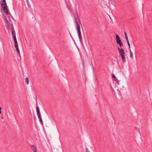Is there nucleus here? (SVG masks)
<instances>
[{"instance_id": "obj_2", "label": "nucleus", "mask_w": 152, "mask_h": 152, "mask_svg": "<svg viewBox=\"0 0 152 152\" xmlns=\"http://www.w3.org/2000/svg\"><path fill=\"white\" fill-rule=\"evenodd\" d=\"M1 6L3 8L4 12L5 15H8L9 14L8 7L7 4H1Z\"/></svg>"}, {"instance_id": "obj_9", "label": "nucleus", "mask_w": 152, "mask_h": 152, "mask_svg": "<svg viewBox=\"0 0 152 152\" xmlns=\"http://www.w3.org/2000/svg\"><path fill=\"white\" fill-rule=\"evenodd\" d=\"M12 35L13 37V39L14 40V43H18L17 40V39L16 37V33H15L14 32H12Z\"/></svg>"}, {"instance_id": "obj_21", "label": "nucleus", "mask_w": 152, "mask_h": 152, "mask_svg": "<svg viewBox=\"0 0 152 152\" xmlns=\"http://www.w3.org/2000/svg\"><path fill=\"white\" fill-rule=\"evenodd\" d=\"M86 152H90L88 150V148H86Z\"/></svg>"}, {"instance_id": "obj_23", "label": "nucleus", "mask_w": 152, "mask_h": 152, "mask_svg": "<svg viewBox=\"0 0 152 152\" xmlns=\"http://www.w3.org/2000/svg\"><path fill=\"white\" fill-rule=\"evenodd\" d=\"M11 17H12V19H13V18L12 17V16H11Z\"/></svg>"}, {"instance_id": "obj_11", "label": "nucleus", "mask_w": 152, "mask_h": 152, "mask_svg": "<svg viewBox=\"0 0 152 152\" xmlns=\"http://www.w3.org/2000/svg\"><path fill=\"white\" fill-rule=\"evenodd\" d=\"M36 110H37V113L38 116H39V115H40V113L39 111V109L38 108V107H36Z\"/></svg>"}, {"instance_id": "obj_6", "label": "nucleus", "mask_w": 152, "mask_h": 152, "mask_svg": "<svg viewBox=\"0 0 152 152\" xmlns=\"http://www.w3.org/2000/svg\"><path fill=\"white\" fill-rule=\"evenodd\" d=\"M71 14L73 18L78 17V15L77 13H75L73 12H71Z\"/></svg>"}, {"instance_id": "obj_5", "label": "nucleus", "mask_w": 152, "mask_h": 152, "mask_svg": "<svg viewBox=\"0 0 152 152\" xmlns=\"http://www.w3.org/2000/svg\"><path fill=\"white\" fill-rule=\"evenodd\" d=\"M117 48L118 50L119 53L120 54L121 56L125 55V53L124 52V50L122 48H120L118 47Z\"/></svg>"}, {"instance_id": "obj_12", "label": "nucleus", "mask_w": 152, "mask_h": 152, "mask_svg": "<svg viewBox=\"0 0 152 152\" xmlns=\"http://www.w3.org/2000/svg\"><path fill=\"white\" fill-rule=\"evenodd\" d=\"M38 117L39 118V121L42 125L43 124V122L42 121V118L41 117V115H39V116H38Z\"/></svg>"}, {"instance_id": "obj_8", "label": "nucleus", "mask_w": 152, "mask_h": 152, "mask_svg": "<svg viewBox=\"0 0 152 152\" xmlns=\"http://www.w3.org/2000/svg\"><path fill=\"white\" fill-rule=\"evenodd\" d=\"M78 17H77L76 18H73V21L75 23V24L76 27L77 26H79L78 22H77V19L78 18Z\"/></svg>"}, {"instance_id": "obj_13", "label": "nucleus", "mask_w": 152, "mask_h": 152, "mask_svg": "<svg viewBox=\"0 0 152 152\" xmlns=\"http://www.w3.org/2000/svg\"><path fill=\"white\" fill-rule=\"evenodd\" d=\"M124 34L125 36V39H126L127 42L129 41V40H128V37L127 36L126 33V32H125Z\"/></svg>"}, {"instance_id": "obj_19", "label": "nucleus", "mask_w": 152, "mask_h": 152, "mask_svg": "<svg viewBox=\"0 0 152 152\" xmlns=\"http://www.w3.org/2000/svg\"><path fill=\"white\" fill-rule=\"evenodd\" d=\"M127 42V43H128V45L129 46V50H130V49H131V48H130V45L129 43V42L128 41V42Z\"/></svg>"}, {"instance_id": "obj_1", "label": "nucleus", "mask_w": 152, "mask_h": 152, "mask_svg": "<svg viewBox=\"0 0 152 152\" xmlns=\"http://www.w3.org/2000/svg\"><path fill=\"white\" fill-rule=\"evenodd\" d=\"M8 19L9 21L6 18H5L4 20L6 23L5 26H6L7 28L9 31H10L12 32V34L13 32H14L15 33V29L13 27V25L11 23L10 20L9 18Z\"/></svg>"}, {"instance_id": "obj_3", "label": "nucleus", "mask_w": 152, "mask_h": 152, "mask_svg": "<svg viewBox=\"0 0 152 152\" xmlns=\"http://www.w3.org/2000/svg\"><path fill=\"white\" fill-rule=\"evenodd\" d=\"M116 38L117 43L119 44L121 47L122 45V43L120 37L117 34H116Z\"/></svg>"}, {"instance_id": "obj_10", "label": "nucleus", "mask_w": 152, "mask_h": 152, "mask_svg": "<svg viewBox=\"0 0 152 152\" xmlns=\"http://www.w3.org/2000/svg\"><path fill=\"white\" fill-rule=\"evenodd\" d=\"M16 51L17 52V53L18 56H20V52L18 48V47L15 48Z\"/></svg>"}, {"instance_id": "obj_20", "label": "nucleus", "mask_w": 152, "mask_h": 152, "mask_svg": "<svg viewBox=\"0 0 152 152\" xmlns=\"http://www.w3.org/2000/svg\"><path fill=\"white\" fill-rule=\"evenodd\" d=\"M113 78L115 79L116 77L114 74H113Z\"/></svg>"}, {"instance_id": "obj_4", "label": "nucleus", "mask_w": 152, "mask_h": 152, "mask_svg": "<svg viewBox=\"0 0 152 152\" xmlns=\"http://www.w3.org/2000/svg\"><path fill=\"white\" fill-rule=\"evenodd\" d=\"M76 28L77 30V32L79 39L80 40H81L82 39V36L80 26H77L76 27Z\"/></svg>"}, {"instance_id": "obj_15", "label": "nucleus", "mask_w": 152, "mask_h": 152, "mask_svg": "<svg viewBox=\"0 0 152 152\" xmlns=\"http://www.w3.org/2000/svg\"><path fill=\"white\" fill-rule=\"evenodd\" d=\"M122 59L123 60V61L124 62H125L126 61V58L125 57V55L123 56H121Z\"/></svg>"}, {"instance_id": "obj_17", "label": "nucleus", "mask_w": 152, "mask_h": 152, "mask_svg": "<svg viewBox=\"0 0 152 152\" xmlns=\"http://www.w3.org/2000/svg\"><path fill=\"white\" fill-rule=\"evenodd\" d=\"M130 50V57L132 58L133 57V55L132 54V52L131 49Z\"/></svg>"}, {"instance_id": "obj_14", "label": "nucleus", "mask_w": 152, "mask_h": 152, "mask_svg": "<svg viewBox=\"0 0 152 152\" xmlns=\"http://www.w3.org/2000/svg\"><path fill=\"white\" fill-rule=\"evenodd\" d=\"M6 2L5 0H3L0 2V4H6Z\"/></svg>"}, {"instance_id": "obj_16", "label": "nucleus", "mask_w": 152, "mask_h": 152, "mask_svg": "<svg viewBox=\"0 0 152 152\" xmlns=\"http://www.w3.org/2000/svg\"><path fill=\"white\" fill-rule=\"evenodd\" d=\"M25 80L26 83L27 84L29 83V80L28 78L27 77L25 79Z\"/></svg>"}, {"instance_id": "obj_7", "label": "nucleus", "mask_w": 152, "mask_h": 152, "mask_svg": "<svg viewBox=\"0 0 152 152\" xmlns=\"http://www.w3.org/2000/svg\"><path fill=\"white\" fill-rule=\"evenodd\" d=\"M31 149L34 152H37V148L34 145H30Z\"/></svg>"}, {"instance_id": "obj_18", "label": "nucleus", "mask_w": 152, "mask_h": 152, "mask_svg": "<svg viewBox=\"0 0 152 152\" xmlns=\"http://www.w3.org/2000/svg\"><path fill=\"white\" fill-rule=\"evenodd\" d=\"M14 47L15 48L18 47V43H14Z\"/></svg>"}, {"instance_id": "obj_22", "label": "nucleus", "mask_w": 152, "mask_h": 152, "mask_svg": "<svg viewBox=\"0 0 152 152\" xmlns=\"http://www.w3.org/2000/svg\"><path fill=\"white\" fill-rule=\"evenodd\" d=\"M1 107H0V114H1Z\"/></svg>"}]
</instances>
